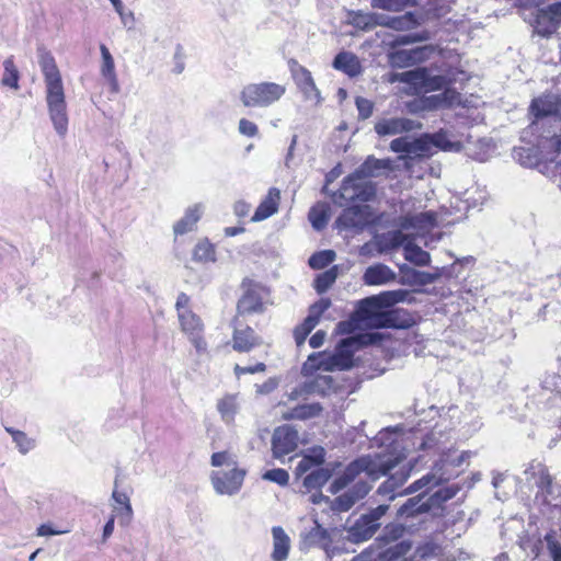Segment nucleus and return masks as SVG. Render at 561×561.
<instances>
[{"mask_svg":"<svg viewBox=\"0 0 561 561\" xmlns=\"http://www.w3.org/2000/svg\"><path fill=\"white\" fill-rule=\"evenodd\" d=\"M391 150L401 153L404 160H416L431 157L440 150L446 152H463L472 160L484 162L496 151V142H390Z\"/></svg>","mask_w":561,"mask_h":561,"instance_id":"1","label":"nucleus"},{"mask_svg":"<svg viewBox=\"0 0 561 561\" xmlns=\"http://www.w3.org/2000/svg\"><path fill=\"white\" fill-rule=\"evenodd\" d=\"M38 64L46 84V102L50 119L59 137L67 133L68 116L60 71L50 51L38 49Z\"/></svg>","mask_w":561,"mask_h":561,"instance_id":"2","label":"nucleus"},{"mask_svg":"<svg viewBox=\"0 0 561 561\" xmlns=\"http://www.w3.org/2000/svg\"><path fill=\"white\" fill-rule=\"evenodd\" d=\"M399 457H381L380 455L365 456L352 461L343 473L334 479L329 490L332 494H336L351 483H353L360 473H365L373 481L378 480L382 476H387L392 469L399 465Z\"/></svg>","mask_w":561,"mask_h":561,"instance_id":"3","label":"nucleus"},{"mask_svg":"<svg viewBox=\"0 0 561 561\" xmlns=\"http://www.w3.org/2000/svg\"><path fill=\"white\" fill-rule=\"evenodd\" d=\"M389 507V504L383 503L370 508L367 513L362 514L346 529L347 539L353 543H360L369 540L380 528V519L387 514Z\"/></svg>","mask_w":561,"mask_h":561,"instance_id":"4","label":"nucleus"},{"mask_svg":"<svg viewBox=\"0 0 561 561\" xmlns=\"http://www.w3.org/2000/svg\"><path fill=\"white\" fill-rule=\"evenodd\" d=\"M561 152V142H524L514 147L513 158L520 165L534 168L545 161H552Z\"/></svg>","mask_w":561,"mask_h":561,"instance_id":"5","label":"nucleus"},{"mask_svg":"<svg viewBox=\"0 0 561 561\" xmlns=\"http://www.w3.org/2000/svg\"><path fill=\"white\" fill-rule=\"evenodd\" d=\"M286 92V88L275 82L247 84L240 94L247 107H267L277 102Z\"/></svg>","mask_w":561,"mask_h":561,"instance_id":"6","label":"nucleus"},{"mask_svg":"<svg viewBox=\"0 0 561 561\" xmlns=\"http://www.w3.org/2000/svg\"><path fill=\"white\" fill-rule=\"evenodd\" d=\"M241 289L242 295L237 304L238 313L241 316L263 313L265 302L270 296L268 288L251 278H244L241 283Z\"/></svg>","mask_w":561,"mask_h":561,"instance_id":"7","label":"nucleus"},{"mask_svg":"<svg viewBox=\"0 0 561 561\" xmlns=\"http://www.w3.org/2000/svg\"><path fill=\"white\" fill-rule=\"evenodd\" d=\"M365 335L346 337L340 341L334 354L330 355L319 367L324 370L341 369L347 370L353 367L354 352L368 344Z\"/></svg>","mask_w":561,"mask_h":561,"instance_id":"8","label":"nucleus"},{"mask_svg":"<svg viewBox=\"0 0 561 561\" xmlns=\"http://www.w3.org/2000/svg\"><path fill=\"white\" fill-rule=\"evenodd\" d=\"M333 534L334 530H329L314 520L312 527L305 528L300 533V549L320 548L324 550L328 558H332L339 553V549L332 546Z\"/></svg>","mask_w":561,"mask_h":561,"instance_id":"9","label":"nucleus"},{"mask_svg":"<svg viewBox=\"0 0 561 561\" xmlns=\"http://www.w3.org/2000/svg\"><path fill=\"white\" fill-rule=\"evenodd\" d=\"M380 308L376 302H368L367 298L359 301L358 313L363 319L371 320L376 328H407V321H399V309L387 312H377Z\"/></svg>","mask_w":561,"mask_h":561,"instance_id":"10","label":"nucleus"},{"mask_svg":"<svg viewBox=\"0 0 561 561\" xmlns=\"http://www.w3.org/2000/svg\"><path fill=\"white\" fill-rule=\"evenodd\" d=\"M244 477L245 470L232 467L228 471H213L210 480L218 494L233 495L240 491Z\"/></svg>","mask_w":561,"mask_h":561,"instance_id":"11","label":"nucleus"},{"mask_svg":"<svg viewBox=\"0 0 561 561\" xmlns=\"http://www.w3.org/2000/svg\"><path fill=\"white\" fill-rule=\"evenodd\" d=\"M298 432L291 425L285 424L277 426L273 432L271 440L273 457L280 459L294 453L298 447Z\"/></svg>","mask_w":561,"mask_h":561,"instance_id":"12","label":"nucleus"},{"mask_svg":"<svg viewBox=\"0 0 561 561\" xmlns=\"http://www.w3.org/2000/svg\"><path fill=\"white\" fill-rule=\"evenodd\" d=\"M402 80L407 81V84L422 89L425 92L445 90L448 84L445 76H433L426 68L408 70L405 75H402Z\"/></svg>","mask_w":561,"mask_h":561,"instance_id":"13","label":"nucleus"},{"mask_svg":"<svg viewBox=\"0 0 561 561\" xmlns=\"http://www.w3.org/2000/svg\"><path fill=\"white\" fill-rule=\"evenodd\" d=\"M529 115L533 116V123L549 116L561 114V96L547 93L531 100Z\"/></svg>","mask_w":561,"mask_h":561,"instance_id":"14","label":"nucleus"},{"mask_svg":"<svg viewBox=\"0 0 561 561\" xmlns=\"http://www.w3.org/2000/svg\"><path fill=\"white\" fill-rule=\"evenodd\" d=\"M368 206L346 207L336 218L335 226L340 230H362L368 224Z\"/></svg>","mask_w":561,"mask_h":561,"instance_id":"15","label":"nucleus"},{"mask_svg":"<svg viewBox=\"0 0 561 561\" xmlns=\"http://www.w3.org/2000/svg\"><path fill=\"white\" fill-rule=\"evenodd\" d=\"M433 510L430 499L425 492L408 499L397 511L398 520L415 519Z\"/></svg>","mask_w":561,"mask_h":561,"instance_id":"16","label":"nucleus"},{"mask_svg":"<svg viewBox=\"0 0 561 561\" xmlns=\"http://www.w3.org/2000/svg\"><path fill=\"white\" fill-rule=\"evenodd\" d=\"M459 93L455 89H445L438 94L424 95L414 101L412 105L415 110L433 111L437 108H447L459 101Z\"/></svg>","mask_w":561,"mask_h":561,"instance_id":"17","label":"nucleus"},{"mask_svg":"<svg viewBox=\"0 0 561 561\" xmlns=\"http://www.w3.org/2000/svg\"><path fill=\"white\" fill-rule=\"evenodd\" d=\"M412 467H401L396 472L391 473L386 481H383L377 489L376 494L391 502L397 496H402L400 494L402 491L399 489L408 481L410 478Z\"/></svg>","mask_w":561,"mask_h":561,"instance_id":"18","label":"nucleus"},{"mask_svg":"<svg viewBox=\"0 0 561 561\" xmlns=\"http://www.w3.org/2000/svg\"><path fill=\"white\" fill-rule=\"evenodd\" d=\"M427 47H416L412 49H397L389 51L388 64L391 68L402 69L421 62L426 57Z\"/></svg>","mask_w":561,"mask_h":561,"instance_id":"19","label":"nucleus"},{"mask_svg":"<svg viewBox=\"0 0 561 561\" xmlns=\"http://www.w3.org/2000/svg\"><path fill=\"white\" fill-rule=\"evenodd\" d=\"M415 127H421V124H416L414 121L405 117H391L376 123L375 130L380 137H385L410 131Z\"/></svg>","mask_w":561,"mask_h":561,"instance_id":"20","label":"nucleus"},{"mask_svg":"<svg viewBox=\"0 0 561 561\" xmlns=\"http://www.w3.org/2000/svg\"><path fill=\"white\" fill-rule=\"evenodd\" d=\"M290 64L294 80L296 81L298 88L304 93L305 98L309 100L316 99L317 101H319L320 92L316 87L311 72L304 66L298 65L296 60H291Z\"/></svg>","mask_w":561,"mask_h":561,"instance_id":"21","label":"nucleus"},{"mask_svg":"<svg viewBox=\"0 0 561 561\" xmlns=\"http://www.w3.org/2000/svg\"><path fill=\"white\" fill-rule=\"evenodd\" d=\"M263 344V340L251 327L234 329L232 335V348L239 353H249L254 347Z\"/></svg>","mask_w":561,"mask_h":561,"instance_id":"22","label":"nucleus"},{"mask_svg":"<svg viewBox=\"0 0 561 561\" xmlns=\"http://www.w3.org/2000/svg\"><path fill=\"white\" fill-rule=\"evenodd\" d=\"M397 274L389 266L377 263L368 266L363 275L366 285H385L396 279Z\"/></svg>","mask_w":561,"mask_h":561,"instance_id":"23","label":"nucleus"},{"mask_svg":"<svg viewBox=\"0 0 561 561\" xmlns=\"http://www.w3.org/2000/svg\"><path fill=\"white\" fill-rule=\"evenodd\" d=\"M280 199V192L276 187H272L268 190L265 198L257 206L254 215L252 216V221H262L273 214H275L278 209V204Z\"/></svg>","mask_w":561,"mask_h":561,"instance_id":"24","label":"nucleus"},{"mask_svg":"<svg viewBox=\"0 0 561 561\" xmlns=\"http://www.w3.org/2000/svg\"><path fill=\"white\" fill-rule=\"evenodd\" d=\"M273 551L271 559L273 561H285L290 550V538L280 526L272 528Z\"/></svg>","mask_w":561,"mask_h":561,"instance_id":"25","label":"nucleus"},{"mask_svg":"<svg viewBox=\"0 0 561 561\" xmlns=\"http://www.w3.org/2000/svg\"><path fill=\"white\" fill-rule=\"evenodd\" d=\"M409 297H410V293L408 290L396 289V290L382 291L379 295H374V296L367 297V301L376 302L377 307L382 309V308L392 307L398 302L408 301L409 304H411L412 299H410Z\"/></svg>","mask_w":561,"mask_h":561,"instance_id":"26","label":"nucleus"},{"mask_svg":"<svg viewBox=\"0 0 561 561\" xmlns=\"http://www.w3.org/2000/svg\"><path fill=\"white\" fill-rule=\"evenodd\" d=\"M100 50L102 56L101 75L108 82L112 92L118 93L119 83L115 71L114 58L104 44L100 45Z\"/></svg>","mask_w":561,"mask_h":561,"instance_id":"27","label":"nucleus"},{"mask_svg":"<svg viewBox=\"0 0 561 561\" xmlns=\"http://www.w3.org/2000/svg\"><path fill=\"white\" fill-rule=\"evenodd\" d=\"M112 499L117 504V506H114V512L116 513V516L119 518V523L122 525H128L133 517V507L130 504L129 496L125 492H119L117 490V479H115L114 482Z\"/></svg>","mask_w":561,"mask_h":561,"instance_id":"28","label":"nucleus"},{"mask_svg":"<svg viewBox=\"0 0 561 561\" xmlns=\"http://www.w3.org/2000/svg\"><path fill=\"white\" fill-rule=\"evenodd\" d=\"M202 214L203 206L201 204L188 207L184 216L174 224V233L178 236L192 231L195 228L197 221L201 219Z\"/></svg>","mask_w":561,"mask_h":561,"instance_id":"29","label":"nucleus"},{"mask_svg":"<svg viewBox=\"0 0 561 561\" xmlns=\"http://www.w3.org/2000/svg\"><path fill=\"white\" fill-rule=\"evenodd\" d=\"M323 411V407L318 403H305L296 405L288 411L283 413V419L290 421V420H300L306 421L309 419L317 417L321 414Z\"/></svg>","mask_w":561,"mask_h":561,"instance_id":"30","label":"nucleus"},{"mask_svg":"<svg viewBox=\"0 0 561 561\" xmlns=\"http://www.w3.org/2000/svg\"><path fill=\"white\" fill-rule=\"evenodd\" d=\"M333 67L343 71L350 77H355L360 72V64L357 56L351 51H340L333 59Z\"/></svg>","mask_w":561,"mask_h":561,"instance_id":"31","label":"nucleus"},{"mask_svg":"<svg viewBox=\"0 0 561 561\" xmlns=\"http://www.w3.org/2000/svg\"><path fill=\"white\" fill-rule=\"evenodd\" d=\"M332 477L330 468H316L306 474L302 479V493H310L313 490H320Z\"/></svg>","mask_w":561,"mask_h":561,"instance_id":"32","label":"nucleus"},{"mask_svg":"<svg viewBox=\"0 0 561 561\" xmlns=\"http://www.w3.org/2000/svg\"><path fill=\"white\" fill-rule=\"evenodd\" d=\"M332 389H334V378L330 375H318L312 380L302 383V391L307 396H327Z\"/></svg>","mask_w":561,"mask_h":561,"instance_id":"33","label":"nucleus"},{"mask_svg":"<svg viewBox=\"0 0 561 561\" xmlns=\"http://www.w3.org/2000/svg\"><path fill=\"white\" fill-rule=\"evenodd\" d=\"M392 169L390 159L368 157L356 170L367 178H375Z\"/></svg>","mask_w":561,"mask_h":561,"instance_id":"34","label":"nucleus"},{"mask_svg":"<svg viewBox=\"0 0 561 561\" xmlns=\"http://www.w3.org/2000/svg\"><path fill=\"white\" fill-rule=\"evenodd\" d=\"M353 174H357V180H354V192L355 201L359 202H370L376 196V185L368 180L364 174L358 173L357 170L353 172Z\"/></svg>","mask_w":561,"mask_h":561,"instance_id":"35","label":"nucleus"},{"mask_svg":"<svg viewBox=\"0 0 561 561\" xmlns=\"http://www.w3.org/2000/svg\"><path fill=\"white\" fill-rule=\"evenodd\" d=\"M356 178L357 174H350L343 180L341 188L332 192L331 198L336 206L344 207L351 202H356L355 196H353L355 194L353 183L354 180H357Z\"/></svg>","mask_w":561,"mask_h":561,"instance_id":"36","label":"nucleus"},{"mask_svg":"<svg viewBox=\"0 0 561 561\" xmlns=\"http://www.w3.org/2000/svg\"><path fill=\"white\" fill-rule=\"evenodd\" d=\"M411 548L410 541L401 540L379 552L378 561H399L401 558H403V561H407L404 557L410 552Z\"/></svg>","mask_w":561,"mask_h":561,"instance_id":"37","label":"nucleus"},{"mask_svg":"<svg viewBox=\"0 0 561 561\" xmlns=\"http://www.w3.org/2000/svg\"><path fill=\"white\" fill-rule=\"evenodd\" d=\"M407 240H408V238L402 231L396 230V231H391V232H388V233L379 237L377 243H378L379 251L386 252V251H390V250H396L400 247L404 248V245L408 242Z\"/></svg>","mask_w":561,"mask_h":561,"instance_id":"38","label":"nucleus"},{"mask_svg":"<svg viewBox=\"0 0 561 561\" xmlns=\"http://www.w3.org/2000/svg\"><path fill=\"white\" fill-rule=\"evenodd\" d=\"M330 205L327 203H318L309 210L308 218L316 230H322L329 221Z\"/></svg>","mask_w":561,"mask_h":561,"instance_id":"39","label":"nucleus"},{"mask_svg":"<svg viewBox=\"0 0 561 561\" xmlns=\"http://www.w3.org/2000/svg\"><path fill=\"white\" fill-rule=\"evenodd\" d=\"M536 28L541 36H550L557 32L559 25L554 22L546 8H541L536 14Z\"/></svg>","mask_w":561,"mask_h":561,"instance_id":"40","label":"nucleus"},{"mask_svg":"<svg viewBox=\"0 0 561 561\" xmlns=\"http://www.w3.org/2000/svg\"><path fill=\"white\" fill-rule=\"evenodd\" d=\"M217 410L225 423H232L238 412L237 397L234 394L225 396L218 401Z\"/></svg>","mask_w":561,"mask_h":561,"instance_id":"41","label":"nucleus"},{"mask_svg":"<svg viewBox=\"0 0 561 561\" xmlns=\"http://www.w3.org/2000/svg\"><path fill=\"white\" fill-rule=\"evenodd\" d=\"M404 259L419 266H426L431 261L430 253L411 241L404 245Z\"/></svg>","mask_w":561,"mask_h":561,"instance_id":"42","label":"nucleus"},{"mask_svg":"<svg viewBox=\"0 0 561 561\" xmlns=\"http://www.w3.org/2000/svg\"><path fill=\"white\" fill-rule=\"evenodd\" d=\"M443 477H436L435 473H427L420 478L419 480L411 483L408 488H405L400 494H413L423 489L430 490L433 486H436L443 482Z\"/></svg>","mask_w":561,"mask_h":561,"instance_id":"43","label":"nucleus"},{"mask_svg":"<svg viewBox=\"0 0 561 561\" xmlns=\"http://www.w3.org/2000/svg\"><path fill=\"white\" fill-rule=\"evenodd\" d=\"M182 330L188 335H194V333H203V322L195 313L190 310H185V312H181L179 317Z\"/></svg>","mask_w":561,"mask_h":561,"instance_id":"44","label":"nucleus"},{"mask_svg":"<svg viewBox=\"0 0 561 561\" xmlns=\"http://www.w3.org/2000/svg\"><path fill=\"white\" fill-rule=\"evenodd\" d=\"M3 69H4V71H3L2 79H1L2 85L18 90L20 72L14 64L13 56L8 57L3 61Z\"/></svg>","mask_w":561,"mask_h":561,"instance_id":"45","label":"nucleus"},{"mask_svg":"<svg viewBox=\"0 0 561 561\" xmlns=\"http://www.w3.org/2000/svg\"><path fill=\"white\" fill-rule=\"evenodd\" d=\"M193 260L199 263H209L216 261V251L208 240L199 241L193 251Z\"/></svg>","mask_w":561,"mask_h":561,"instance_id":"46","label":"nucleus"},{"mask_svg":"<svg viewBox=\"0 0 561 561\" xmlns=\"http://www.w3.org/2000/svg\"><path fill=\"white\" fill-rule=\"evenodd\" d=\"M460 486L458 484H450L444 488H440L433 494L428 495L430 502L433 508H438L443 503L451 500L459 492Z\"/></svg>","mask_w":561,"mask_h":561,"instance_id":"47","label":"nucleus"},{"mask_svg":"<svg viewBox=\"0 0 561 561\" xmlns=\"http://www.w3.org/2000/svg\"><path fill=\"white\" fill-rule=\"evenodd\" d=\"M405 533V526L400 523H389L386 525L380 534V536L377 538L378 541H382L385 543H391L394 541H398L400 538L403 537Z\"/></svg>","mask_w":561,"mask_h":561,"instance_id":"48","label":"nucleus"},{"mask_svg":"<svg viewBox=\"0 0 561 561\" xmlns=\"http://www.w3.org/2000/svg\"><path fill=\"white\" fill-rule=\"evenodd\" d=\"M337 277V266L334 265L331 268L324 271L319 274L314 282L313 287L318 294L325 293L336 280Z\"/></svg>","mask_w":561,"mask_h":561,"instance_id":"49","label":"nucleus"},{"mask_svg":"<svg viewBox=\"0 0 561 561\" xmlns=\"http://www.w3.org/2000/svg\"><path fill=\"white\" fill-rule=\"evenodd\" d=\"M419 25L416 15L413 12H405L402 15H396L390 19L389 28L394 31H408Z\"/></svg>","mask_w":561,"mask_h":561,"instance_id":"50","label":"nucleus"},{"mask_svg":"<svg viewBox=\"0 0 561 561\" xmlns=\"http://www.w3.org/2000/svg\"><path fill=\"white\" fill-rule=\"evenodd\" d=\"M5 431L11 434L21 454L25 455L35 447V440L30 438L24 432L13 430L12 427H5Z\"/></svg>","mask_w":561,"mask_h":561,"instance_id":"51","label":"nucleus"},{"mask_svg":"<svg viewBox=\"0 0 561 561\" xmlns=\"http://www.w3.org/2000/svg\"><path fill=\"white\" fill-rule=\"evenodd\" d=\"M430 39V34L427 31H421L415 33H408L398 35L393 38V41L390 43V46L392 48L399 47V46H405L414 43H421L426 42Z\"/></svg>","mask_w":561,"mask_h":561,"instance_id":"52","label":"nucleus"},{"mask_svg":"<svg viewBox=\"0 0 561 561\" xmlns=\"http://www.w3.org/2000/svg\"><path fill=\"white\" fill-rule=\"evenodd\" d=\"M414 3V0H371L373 8L393 12H400Z\"/></svg>","mask_w":561,"mask_h":561,"instance_id":"53","label":"nucleus"},{"mask_svg":"<svg viewBox=\"0 0 561 561\" xmlns=\"http://www.w3.org/2000/svg\"><path fill=\"white\" fill-rule=\"evenodd\" d=\"M335 252L333 250H323L312 254L309 257V265L313 270H322L330 265L335 260Z\"/></svg>","mask_w":561,"mask_h":561,"instance_id":"54","label":"nucleus"},{"mask_svg":"<svg viewBox=\"0 0 561 561\" xmlns=\"http://www.w3.org/2000/svg\"><path fill=\"white\" fill-rule=\"evenodd\" d=\"M373 480L366 476V478H358L354 481L352 486L347 490L353 497L358 502L364 499L373 488Z\"/></svg>","mask_w":561,"mask_h":561,"instance_id":"55","label":"nucleus"},{"mask_svg":"<svg viewBox=\"0 0 561 561\" xmlns=\"http://www.w3.org/2000/svg\"><path fill=\"white\" fill-rule=\"evenodd\" d=\"M357 501L353 497V495L346 491L343 494L336 496L334 500L330 502L331 510L334 512H347L351 510Z\"/></svg>","mask_w":561,"mask_h":561,"instance_id":"56","label":"nucleus"},{"mask_svg":"<svg viewBox=\"0 0 561 561\" xmlns=\"http://www.w3.org/2000/svg\"><path fill=\"white\" fill-rule=\"evenodd\" d=\"M351 24L362 31L373 30V13L354 11L351 13Z\"/></svg>","mask_w":561,"mask_h":561,"instance_id":"57","label":"nucleus"},{"mask_svg":"<svg viewBox=\"0 0 561 561\" xmlns=\"http://www.w3.org/2000/svg\"><path fill=\"white\" fill-rule=\"evenodd\" d=\"M263 480L274 482L280 486H285L289 482V474L285 469H271L263 473Z\"/></svg>","mask_w":561,"mask_h":561,"instance_id":"58","label":"nucleus"},{"mask_svg":"<svg viewBox=\"0 0 561 561\" xmlns=\"http://www.w3.org/2000/svg\"><path fill=\"white\" fill-rule=\"evenodd\" d=\"M210 463L214 467L226 466L227 468L237 467V462L232 456L227 451H218L211 455Z\"/></svg>","mask_w":561,"mask_h":561,"instance_id":"59","label":"nucleus"},{"mask_svg":"<svg viewBox=\"0 0 561 561\" xmlns=\"http://www.w3.org/2000/svg\"><path fill=\"white\" fill-rule=\"evenodd\" d=\"M115 11L121 18L122 24L126 26L128 30H131L135 25V16L131 11H126L122 0H119V4H113Z\"/></svg>","mask_w":561,"mask_h":561,"instance_id":"60","label":"nucleus"},{"mask_svg":"<svg viewBox=\"0 0 561 561\" xmlns=\"http://www.w3.org/2000/svg\"><path fill=\"white\" fill-rule=\"evenodd\" d=\"M355 104L358 111L359 118L367 119L368 117L371 116L374 110V104L371 101L362 96H357Z\"/></svg>","mask_w":561,"mask_h":561,"instance_id":"61","label":"nucleus"},{"mask_svg":"<svg viewBox=\"0 0 561 561\" xmlns=\"http://www.w3.org/2000/svg\"><path fill=\"white\" fill-rule=\"evenodd\" d=\"M331 307L329 298H321L309 307V316L320 321L321 316Z\"/></svg>","mask_w":561,"mask_h":561,"instance_id":"62","label":"nucleus"},{"mask_svg":"<svg viewBox=\"0 0 561 561\" xmlns=\"http://www.w3.org/2000/svg\"><path fill=\"white\" fill-rule=\"evenodd\" d=\"M545 541L547 543V548L552 560L561 561V545L554 539L553 534H547L545 536Z\"/></svg>","mask_w":561,"mask_h":561,"instance_id":"63","label":"nucleus"},{"mask_svg":"<svg viewBox=\"0 0 561 561\" xmlns=\"http://www.w3.org/2000/svg\"><path fill=\"white\" fill-rule=\"evenodd\" d=\"M305 455L309 458L310 462L316 466V468H322L321 465L325 460V449L323 447H312Z\"/></svg>","mask_w":561,"mask_h":561,"instance_id":"64","label":"nucleus"}]
</instances>
